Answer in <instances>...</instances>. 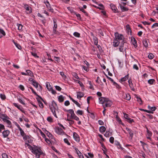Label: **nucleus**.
Instances as JSON below:
<instances>
[{
  "instance_id": "obj_60",
  "label": "nucleus",
  "mask_w": 158,
  "mask_h": 158,
  "mask_svg": "<svg viewBox=\"0 0 158 158\" xmlns=\"http://www.w3.org/2000/svg\"><path fill=\"white\" fill-rule=\"evenodd\" d=\"M127 121L130 123H132L134 122L133 119L130 118L127 120Z\"/></svg>"
},
{
  "instance_id": "obj_7",
  "label": "nucleus",
  "mask_w": 158,
  "mask_h": 158,
  "mask_svg": "<svg viewBox=\"0 0 158 158\" xmlns=\"http://www.w3.org/2000/svg\"><path fill=\"white\" fill-rule=\"evenodd\" d=\"M24 6L25 9L26 10V13L27 14H29L32 12V9L31 7L29 6V5L26 4H23Z\"/></svg>"
},
{
  "instance_id": "obj_26",
  "label": "nucleus",
  "mask_w": 158,
  "mask_h": 158,
  "mask_svg": "<svg viewBox=\"0 0 158 158\" xmlns=\"http://www.w3.org/2000/svg\"><path fill=\"white\" fill-rule=\"evenodd\" d=\"M110 6L111 9L114 12H117V9L115 5L113 4H111Z\"/></svg>"
},
{
  "instance_id": "obj_59",
  "label": "nucleus",
  "mask_w": 158,
  "mask_h": 158,
  "mask_svg": "<svg viewBox=\"0 0 158 158\" xmlns=\"http://www.w3.org/2000/svg\"><path fill=\"white\" fill-rule=\"evenodd\" d=\"M55 87L56 90L58 91H60L61 90V88L59 86L56 85Z\"/></svg>"
},
{
  "instance_id": "obj_6",
  "label": "nucleus",
  "mask_w": 158,
  "mask_h": 158,
  "mask_svg": "<svg viewBox=\"0 0 158 158\" xmlns=\"http://www.w3.org/2000/svg\"><path fill=\"white\" fill-rule=\"evenodd\" d=\"M55 132L59 135H63L65 134V132L63 130L60 128L59 127H56L55 128Z\"/></svg>"
},
{
  "instance_id": "obj_12",
  "label": "nucleus",
  "mask_w": 158,
  "mask_h": 158,
  "mask_svg": "<svg viewBox=\"0 0 158 158\" xmlns=\"http://www.w3.org/2000/svg\"><path fill=\"white\" fill-rule=\"evenodd\" d=\"M0 118H2L4 122L6 120L9 119V117L5 114L1 113L0 114Z\"/></svg>"
},
{
  "instance_id": "obj_38",
  "label": "nucleus",
  "mask_w": 158,
  "mask_h": 158,
  "mask_svg": "<svg viewBox=\"0 0 158 158\" xmlns=\"http://www.w3.org/2000/svg\"><path fill=\"white\" fill-rule=\"evenodd\" d=\"M80 10L82 11V12L84 13L85 15L86 16L88 15V14L82 8H79Z\"/></svg>"
},
{
  "instance_id": "obj_53",
  "label": "nucleus",
  "mask_w": 158,
  "mask_h": 158,
  "mask_svg": "<svg viewBox=\"0 0 158 158\" xmlns=\"http://www.w3.org/2000/svg\"><path fill=\"white\" fill-rule=\"evenodd\" d=\"M114 138L113 137H111L110 138L109 141L111 143H113L114 142Z\"/></svg>"
},
{
  "instance_id": "obj_49",
  "label": "nucleus",
  "mask_w": 158,
  "mask_h": 158,
  "mask_svg": "<svg viewBox=\"0 0 158 158\" xmlns=\"http://www.w3.org/2000/svg\"><path fill=\"white\" fill-rule=\"evenodd\" d=\"M69 121V124L70 125H71L74 123V121L73 120H71L69 119H67V120Z\"/></svg>"
},
{
  "instance_id": "obj_9",
  "label": "nucleus",
  "mask_w": 158,
  "mask_h": 158,
  "mask_svg": "<svg viewBox=\"0 0 158 158\" xmlns=\"http://www.w3.org/2000/svg\"><path fill=\"white\" fill-rule=\"evenodd\" d=\"M128 82L130 89L133 91H134L135 89L132 82V80L131 79H128Z\"/></svg>"
},
{
  "instance_id": "obj_27",
  "label": "nucleus",
  "mask_w": 158,
  "mask_h": 158,
  "mask_svg": "<svg viewBox=\"0 0 158 158\" xmlns=\"http://www.w3.org/2000/svg\"><path fill=\"white\" fill-rule=\"evenodd\" d=\"M148 107L150 111H152V112L155 111L156 109V107L155 106L151 107L149 105L148 106Z\"/></svg>"
},
{
  "instance_id": "obj_15",
  "label": "nucleus",
  "mask_w": 158,
  "mask_h": 158,
  "mask_svg": "<svg viewBox=\"0 0 158 158\" xmlns=\"http://www.w3.org/2000/svg\"><path fill=\"white\" fill-rule=\"evenodd\" d=\"M29 88L31 90L32 93H33L35 95H36L37 97L40 98L42 100V101L45 103V101L43 100V99L35 91V90L33 89V88L31 87H30Z\"/></svg>"
},
{
  "instance_id": "obj_3",
  "label": "nucleus",
  "mask_w": 158,
  "mask_h": 158,
  "mask_svg": "<svg viewBox=\"0 0 158 158\" xmlns=\"http://www.w3.org/2000/svg\"><path fill=\"white\" fill-rule=\"evenodd\" d=\"M99 103L102 104L104 108L110 106L112 104V102L108 98L104 97L99 98Z\"/></svg>"
},
{
  "instance_id": "obj_14",
  "label": "nucleus",
  "mask_w": 158,
  "mask_h": 158,
  "mask_svg": "<svg viewBox=\"0 0 158 158\" xmlns=\"http://www.w3.org/2000/svg\"><path fill=\"white\" fill-rule=\"evenodd\" d=\"M10 131L8 130H4L2 132V135L4 138L8 137Z\"/></svg>"
},
{
  "instance_id": "obj_31",
  "label": "nucleus",
  "mask_w": 158,
  "mask_h": 158,
  "mask_svg": "<svg viewBox=\"0 0 158 158\" xmlns=\"http://www.w3.org/2000/svg\"><path fill=\"white\" fill-rule=\"evenodd\" d=\"M124 42H123L120 44V45L119 47V49L120 52H122L123 50V46Z\"/></svg>"
},
{
  "instance_id": "obj_51",
  "label": "nucleus",
  "mask_w": 158,
  "mask_h": 158,
  "mask_svg": "<svg viewBox=\"0 0 158 158\" xmlns=\"http://www.w3.org/2000/svg\"><path fill=\"white\" fill-rule=\"evenodd\" d=\"M0 96L1 98L3 100H4L6 98V96L4 94H0Z\"/></svg>"
},
{
  "instance_id": "obj_64",
  "label": "nucleus",
  "mask_w": 158,
  "mask_h": 158,
  "mask_svg": "<svg viewBox=\"0 0 158 158\" xmlns=\"http://www.w3.org/2000/svg\"><path fill=\"white\" fill-rule=\"evenodd\" d=\"M2 158H8L7 155L6 153H3L2 154Z\"/></svg>"
},
{
  "instance_id": "obj_1",
  "label": "nucleus",
  "mask_w": 158,
  "mask_h": 158,
  "mask_svg": "<svg viewBox=\"0 0 158 158\" xmlns=\"http://www.w3.org/2000/svg\"><path fill=\"white\" fill-rule=\"evenodd\" d=\"M25 145L26 147H28L31 152L35 155L36 158H40V156H44L45 155L41 147L34 145L31 146L27 143H26Z\"/></svg>"
},
{
  "instance_id": "obj_41",
  "label": "nucleus",
  "mask_w": 158,
  "mask_h": 158,
  "mask_svg": "<svg viewBox=\"0 0 158 158\" xmlns=\"http://www.w3.org/2000/svg\"><path fill=\"white\" fill-rule=\"evenodd\" d=\"M47 120L48 122L51 123L53 122V119L52 117L51 116L48 117L47 118Z\"/></svg>"
},
{
  "instance_id": "obj_55",
  "label": "nucleus",
  "mask_w": 158,
  "mask_h": 158,
  "mask_svg": "<svg viewBox=\"0 0 158 158\" xmlns=\"http://www.w3.org/2000/svg\"><path fill=\"white\" fill-rule=\"evenodd\" d=\"M53 23H54V26L53 27V28H57V25L56 22V20H53Z\"/></svg>"
},
{
  "instance_id": "obj_56",
  "label": "nucleus",
  "mask_w": 158,
  "mask_h": 158,
  "mask_svg": "<svg viewBox=\"0 0 158 158\" xmlns=\"http://www.w3.org/2000/svg\"><path fill=\"white\" fill-rule=\"evenodd\" d=\"M60 74L61 76L63 78H66V76L64 75L63 72H60Z\"/></svg>"
},
{
  "instance_id": "obj_43",
  "label": "nucleus",
  "mask_w": 158,
  "mask_h": 158,
  "mask_svg": "<svg viewBox=\"0 0 158 158\" xmlns=\"http://www.w3.org/2000/svg\"><path fill=\"white\" fill-rule=\"evenodd\" d=\"M72 75L75 78L77 79H79V77H78L77 74L76 73H75V72L73 73H72Z\"/></svg>"
},
{
  "instance_id": "obj_21",
  "label": "nucleus",
  "mask_w": 158,
  "mask_h": 158,
  "mask_svg": "<svg viewBox=\"0 0 158 158\" xmlns=\"http://www.w3.org/2000/svg\"><path fill=\"white\" fill-rule=\"evenodd\" d=\"M64 97L62 95H60L58 97V101L61 103L64 102Z\"/></svg>"
},
{
  "instance_id": "obj_13",
  "label": "nucleus",
  "mask_w": 158,
  "mask_h": 158,
  "mask_svg": "<svg viewBox=\"0 0 158 158\" xmlns=\"http://www.w3.org/2000/svg\"><path fill=\"white\" fill-rule=\"evenodd\" d=\"M29 81L32 82L31 84L36 88H37L38 87V83L36 82L35 81L31 78H30L29 79Z\"/></svg>"
},
{
  "instance_id": "obj_44",
  "label": "nucleus",
  "mask_w": 158,
  "mask_h": 158,
  "mask_svg": "<svg viewBox=\"0 0 158 158\" xmlns=\"http://www.w3.org/2000/svg\"><path fill=\"white\" fill-rule=\"evenodd\" d=\"M73 80H74V82H77L81 86H82L83 85V84L80 81L77 80H76L75 79H73Z\"/></svg>"
},
{
  "instance_id": "obj_34",
  "label": "nucleus",
  "mask_w": 158,
  "mask_h": 158,
  "mask_svg": "<svg viewBox=\"0 0 158 158\" xmlns=\"http://www.w3.org/2000/svg\"><path fill=\"white\" fill-rule=\"evenodd\" d=\"M98 6H100L101 7V8L99 7H97V6H96L95 5H93V6L94 7H95L96 8L99 9H102L103 8H104V6L102 4H98Z\"/></svg>"
},
{
  "instance_id": "obj_17",
  "label": "nucleus",
  "mask_w": 158,
  "mask_h": 158,
  "mask_svg": "<svg viewBox=\"0 0 158 158\" xmlns=\"http://www.w3.org/2000/svg\"><path fill=\"white\" fill-rule=\"evenodd\" d=\"M128 133L129 134L131 138H132L133 136V131L128 128L126 127V128Z\"/></svg>"
},
{
  "instance_id": "obj_2",
  "label": "nucleus",
  "mask_w": 158,
  "mask_h": 158,
  "mask_svg": "<svg viewBox=\"0 0 158 158\" xmlns=\"http://www.w3.org/2000/svg\"><path fill=\"white\" fill-rule=\"evenodd\" d=\"M115 39L113 42V45L115 47H117L120 43L121 44L124 42V38L123 36L119 34L118 32L115 33Z\"/></svg>"
},
{
  "instance_id": "obj_52",
  "label": "nucleus",
  "mask_w": 158,
  "mask_h": 158,
  "mask_svg": "<svg viewBox=\"0 0 158 158\" xmlns=\"http://www.w3.org/2000/svg\"><path fill=\"white\" fill-rule=\"evenodd\" d=\"M64 111H66L67 112H69V113L71 114H74V112L73 109H69L68 110H64Z\"/></svg>"
},
{
  "instance_id": "obj_30",
  "label": "nucleus",
  "mask_w": 158,
  "mask_h": 158,
  "mask_svg": "<svg viewBox=\"0 0 158 158\" xmlns=\"http://www.w3.org/2000/svg\"><path fill=\"white\" fill-rule=\"evenodd\" d=\"M26 72L27 74V75L30 76L31 77L33 76V73L30 70L28 69L27 70H26Z\"/></svg>"
},
{
  "instance_id": "obj_24",
  "label": "nucleus",
  "mask_w": 158,
  "mask_h": 158,
  "mask_svg": "<svg viewBox=\"0 0 158 158\" xmlns=\"http://www.w3.org/2000/svg\"><path fill=\"white\" fill-rule=\"evenodd\" d=\"M44 132L46 134L47 136L49 138L52 139L53 137L52 135L47 130H45Z\"/></svg>"
},
{
  "instance_id": "obj_33",
  "label": "nucleus",
  "mask_w": 158,
  "mask_h": 158,
  "mask_svg": "<svg viewBox=\"0 0 158 158\" xmlns=\"http://www.w3.org/2000/svg\"><path fill=\"white\" fill-rule=\"evenodd\" d=\"M147 129V136H151L152 135V132L148 130L147 127H146Z\"/></svg>"
},
{
  "instance_id": "obj_4",
  "label": "nucleus",
  "mask_w": 158,
  "mask_h": 158,
  "mask_svg": "<svg viewBox=\"0 0 158 158\" xmlns=\"http://www.w3.org/2000/svg\"><path fill=\"white\" fill-rule=\"evenodd\" d=\"M56 106H57V104L53 100L52 102V105L49 106V108L54 116L56 118H57L56 112Z\"/></svg>"
},
{
  "instance_id": "obj_16",
  "label": "nucleus",
  "mask_w": 158,
  "mask_h": 158,
  "mask_svg": "<svg viewBox=\"0 0 158 158\" xmlns=\"http://www.w3.org/2000/svg\"><path fill=\"white\" fill-rule=\"evenodd\" d=\"M14 106L16 107L18 109L20 110L22 112L24 113V111L23 110V108L20 105H19L17 104L14 103H13Z\"/></svg>"
},
{
  "instance_id": "obj_47",
  "label": "nucleus",
  "mask_w": 158,
  "mask_h": 158,
  "mask_svg": "<svg viewBox=\"0 0 158 158\" xmlns=\"http://www.w3.org/2000/svg\"><path fill=\"white\" fill-rule=\"evenodd\" d=\"M64 142L65 143H67L68 145H70V143L69 141L68 140L66 139L65 138L64 139Z\"/></svg>"
},
{
  "instance_id": "obj_40",
  "label": "nucleus",
  "mask_w": 158,
  "mask_h": 158,
  "mask_svg": "<svg viewBox=\"0 0 158 158\" xmlns=\"http://www.w3.org/2000/svg\"><path fill=\"white\" fill-rule=\"evenodd\" d=\"M76 113L77 115H82L83 114V111L82 110H79L76 112Z\"/></svg>"
},
{
  "instance_id": "obj_63",
  "label": "nucleus",
  "mask_w": 158,
  "mask_h": 158,
  "mask_svg": "<svg viewBox=\"0 0 158 158\" xmlns=\"http://www.w3.org/2000/svg\"><path fill=\"white\" fill-rule=\"evenodd\" d=\"M156 27H158V23H155L152 26V28H154Z\"/></svg>"
},
{
  "instance_id": "obj_18",
  "label": "nucleus",
  "mask_w": 158,
  "mask_h": 158,
  "mask_svg": "<svg viewBox=\"0 0 158 158\" xmlns=\"http://www.w3.org/2000/svg\"><path fill=\"white\" fill-rule=\"evenodd\" d=\"M129 76V74H128L127 75L125 76L124 77L122 78L120 80V82H122L126 81L128 79Z\"/></svg>"
},
{
  "instance_id": "obj_22",
  "label": "nucleus",
  "mask_w": 158,
  "mask_h": 158,
  "mask_svg": "<svg viewBox=\"0 0 158 158\" xmlns=\"http://www.w3.org/2000/svg\"><path fill=\"white\" fill-rule=\"evenodd\" d=\"M77 97L78 98H80L83 97L84 95V94L81 92H77Z\"/></svg>"
},
{
  "instance_id": "obj_57",
  "label": "nucleus",
  "mask_w": 158,
  "mask_h": 158,
  "mask_svg": "<svg viewBox=\"0 0 158 158\" xmlns=\"http://www.w3.org/2000/svg\"><path fill=\"white\" fill-rule=\"evenodd\" d=\"M126 29L127 31H128V33L130 32V33H131V28H130L129 26L127 25L126 26Z\"/></svg>"
},
{
  "instance_id": "obj_37",
  "label": "nucleus",
  "mask_w": 158,
  "mask_h": 158,
  "mask_svg": "<svg viewBox=\"0 0 158 158\" xmlns=\"http://www.w3.org/2000/svg\"><path fill=\"white\" fill-rule=\"evenodd\" d=\"M155 81V80L154 79H150L148 81V83L150 84H153Z\"/></svg>"
},
{
  "instance_id": "obj_32",
  "label": "nucleus",
  "mask_w": 158,
  "mask_h": 158,
  "mask_svg": "<svg viewBox=\"0 0 158 158\" xmlns=\"http://www.w3.org/2000/svg\"><path fill=\"white\" fill-rule=\"evenodd\" d=\"M125 95V96H124V97L127 100H130L131 97L129 94L128 93L126 94Z\"/></svg>"
},
{
  "instance_id": "obj_10",
  "label": "nucleus",
  "mask_w": 158,
  "mask_h": 158,
  "mask_svg": "<svg viewBox=\"0 0 158 158\" xmlns=\"http://www.w3.org/2000/svg\"><path fill=\"white\" fill-rule=\"evenodd\" d=\"M73 136L75 140L77 142H79L80 140V138L79 135L75 132L73 133Z\"/></svg>"
},
{
  "instance_id": "obj_39",
  "label": "nucleus",
  "mask_w": 158,
  "mask_h": 158,
  "mask_svg": "<svg viewBox=\"0 0 158 158\" xmlns=\"http://www.w3.org/2000/svg\"><path fill=\"white\" fill-rule=\"evenodd\" d=\"M5 129L4 126L1 124H0V132H2V131Z\"/></svg>"
},
{
  "instance_id": "obj_25",
  "label": "nucleus",
  "mask_w": 158,
  "mask_h": 158,
  "mask_svg": "<svg viewBox=\"0 0 158 158\" xmlns=\"http://www.w3.org/2000/svg\"><path fill=\"white\" fill-rule=\"evenodd\" d=\"M143 43L144 46L147 48L148 46V40L147 39H143Z\"/></svg>"
},
{
  "instance_id": "obj_29",
  "label": "nucleus",
  "mask_w": 158,
  "mask_h": 158,
  "mask_svg": "<svg viewBox=\"0 0 158 158\" xmlns=\"http://www.w3.org/2000/svg\"><path fill=\"white\" fill-rule=\"evenodd\" d=\"M106 130V128L104 126H102L100 127L99 131L101 133H103Z\"/></svg>"
},
{
  "instance_id": "obj_62",
  "label": "nucleus",
  "mask_w": 158,
  "mask_h": 158,
  "mask_svg": "<svg viewBox=\"0 0 158 158\" xmlns=\"http://www.w3.org/2000/svg\"><path fill=\"white\" fill-rule=\"evenodd\" d=\"M64 104L66 106H68L70 104L68 100L65 101L64 103Z\"/></svg>"
},
{
  "instance_id": "obj_11",
  "label": "nucleus",
  "mask_w": 158,
  "mask_h": 158,
  "mask_svg": "<svg viewBox=\"0 0 158 158\" xmlns=\"http://www.w3.org/2000/svg\"><path fill=\"white\" fill-rule=\"evenodd\" d=\"M0 118H2L4 122L6 120L9 119V117L5 114L1 113L0 114Z\"/></svg>"
},
{
  "instance_id": "obj_19",
  "label": "nucleus",
  "mask_w": 158,
  "mask_h": 158,
  "mask_svg": "<svg viewBox=\"0 0 158 158\" xmlns=\"http://www.w3.org/2000/svg\"><path fill=\"white\" fill-rule=\"evenodd\" d=\"M93 39L94 41V44L95 45H96L98 48H99V45H98V41L97 38L94 36H93Z\"/></svg>"
},
{
  "instance_id": "obj_35",
  "label": "nucleus",
  "mask_w": 158,
  "mask_h": 158,
  "mask_svg": "<svg viewBox=\"0 0 158 158\" xmlns=\"http://www.w3.org/2000/svg\"><path fill=\"white\" fill-rule=\"evenodd\" d=\"M117 115L116 116V119L117 121H118L119 123H121L122 122L121 119L118 116L117 114L118 113H117Z\"/></svg>"
},
{
  "instance_id": "obj_28",
  "label": "nucleus",
  "mask_w": 158,
  "mask_h": 158,
  "mask_svg": "<svg viewBox=\"0 0 158 158\" xmlns=\"http://www.w3.org/2000/svg\"><path fill=\"white\" fill-rule=\"evenodd\" d=\"M119 6L121 10L123 12L125 11H127L128 9L124 6H122V5H119Z\"/></svg>"
},
{
  "instance_id": "obj_36",
  "label": "nucleus",
  "mask_w": 158,
  "mask_h": 158,
  "mask_svg": "<svg viewBox=\"0 0 158 158\" xmlns=\"http://www.w3.org/2000/svg\"><path fill=\"white\" fill-rule=\"evenodd\" d=\"M74 14L77 17L78 19L80 20L81 19V15L77 13V12H74Z\"/></svg>"
},
{
  "instance_id": "obj_54",
  "label": "nucleus",
  "mask_w": 158,
  "mask_h": 158,
  "mask_svg": "<svg viewBox=\"0 0 158 158\" xmlns=\"http://www.w3.org/2000/svg\"><path fill=\"white\" fill-rule=\"evenodd\" d=\"M124 114V118H126V119L128 120V118H129V115L125 113H123Z\"/></svg>"
},
{
  "instance_id": "obj_45",
  "label": "nucleus",
  "mask_w": 158,
  "mask_h": 158,
  "mask_svg": "<svg viewBox=\"0 0 158 158\" xmlns=\"http://www.w3.org/2000/svg\"><path fill=\"white\" fill-rule=\"evenodd\" d=\"M4 122L6 123L8 125V127L11 126V122L8 119L6 120Z\"/></svg>"
},
{
  "instance_id": "obj_23",
  "label": "nucleus",
  "mask_w": 158,
  "mask_h": 158,
  "mask_svg": "<svg viewBox=\"0 0 158 158\" xmlns=\"http://www.w3.org/2000/svg\"><path fill=\"white\" fill-rule=\"evenodd\" d=\"M46 6L48 11L52 12H53V9L51 8V5L49 3L46 4Z\"/></svg>"
},
{
  "instance_id": "obj_5",
  "label": "nucleus",
  "mask_w": 158,
  "mask_h": 158,
  "mask_svg": "<svg viewBox=\"0 0 158 158\" xmlns=\"http://www.w3.org/2000/svg\"><path fill=\"white\" fill-rule=\"evenodd\" d=\"M46 86L48 90L50 91L52 94H56V91L53 89L52 87L49 82L47 83Z\"/></svg>"
},
{
  "instance_id": "obj_42",
  "label": "nucleus",
  "mask_w": 158,
  "mask_h": 158,
  "mask_svg": "<svg viewBox=\"0 0 158 158\" xmlns=\"http://www.w3.org/2000/svg\"><path fill=\"white\" fill-rule=\"evenodd\" d=\"M73 34L75 36L77 37H80V34L78 32H75L73 33Z\"/></svg>"
},
{
  "instance_id": "obj_58",
  "label": "nucleus",
  "mask_w": 158,
  "mask_h": 158,
  "mask_svg": "<svg viewBox=\"0 0 158 158\" xmlns=\"http://www.w3.org/2000/svg\"><path fill=\"white\" fill-rule=\"evenodd\" d=\"M31 54L33 56H34L35 58H38L39 57V56L37 55L36 53H35L33 52H31Z\"/></svg>"
},
{
  "instance_id": "obj_8",
  "label": "nucleus",
  "mask_w": 158,
  "mask_h": 158,
  "mask_svg": "<svg viewBox=\"0 0 158 158\" xmlns=\"http://www.w3.org/2000/svg\"><path fill=\"white\" fill-rule=\"evenodd\" d=\"M20 131V133L21 135L23 137V139L24 140H26L28 138H29V136H27L26 135L23 131L22 130L21 128H20L19 129Z\"/></svg>"
},
{
  "instance_id": "obj_50",
  "label": "nucleus",
  "mask_w": 158,
  "mask_h": 158,
  "mask_svg": "<svg viewBox=\"0 0 158 158\" xmlns=\"http://www.w3.org/2000/svg\"><path fill=\"white\" fill-rule=\"evenodd\" d=\"M154 57V55L152 53H149L148 56V57L149 59H152Z\"/></svg>"
},
{
  "instance_id": "obj_46",
  "label": "nucleus",
  "mask_w": 158,
  "mask_h": 158,
  "mask_svg": "<svg viewBox=\"0 0 158 158\" xmlns=\"http://www.w3.org/2000/svg\"><path fill=\"white\" fill-rule=\"evenodd\" d=\"M17 26L18 27V30H21L22 29L23 26L21 24H17Z\"/></svg>"
},
{
  "instance_id": "obj_48",
  "label": "nucleus",
  "mask_w": 158,
  "mask_h": 158,
  "mask_svg": "<svg viewBox=\"0 0 158 158\" xmlns=\"http://www.w3.org/2000/svg\"><path fill=\"white\" fill-rule=\"evenodd\" d=\"M0 33L3 36L6 35V33L5 31L2 28H0Z\"/></svg>"
},
{
  "instance_id": "obj_20",
  "label": "nucleus",
  "mask_w": 158,
  "mask_h": 158,
  "mask_svg": "<svg viewBox=\"0 0 158 158\" xmlns=\"http://www.w3.org/2000/svg\"><path fill=\"white\" fill-rule=\"evenodd\" d=\"M131 41L132 44L134 45L135 48H136L137 47V41L136 39L134 38H131Z\"/></svg>"
},
{
  "instance_id": "obj_61",
  "label": "nucleus",
  "mask_w": 158,
  "mask_h": 158,
  "mask_svg": "<svg viewBox=\"0 0 158 158\" xmlns=\"http://www.w3.org/2000/svg\"><path fill=\"white\" fill-rule=\"evenodd\" d=\"M19 87L20 88V89L22 91H23L25 89L24 86L22 85H19Z\"/></svg>"
}]
</instances>
